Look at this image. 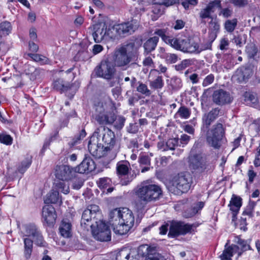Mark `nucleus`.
Instances as JSON below:
<instances>
[{"label": "nucleus", "instance_id": "f257e3e1", "mask_svg": "<svg viewBox=\"0 0 260 260\" xmlns=\"http://www.w3.org/2000/svg\"><path fill=\"white\" fill-rule=\"evenodd\" d=\"M120 148L114 133L105 126L96 128L88 142L90 153L106 168L116 157Z\"/></svg>", "mask_w": 260, "mask_h": 260}, {"label": "nucleus", "instance_id": "f03ea898", "mask_svg": "<svg viewBox=\"0 0 260 260\" xmlns=\"http://www.w3.org/2000/svg\"><path fill=\"white\" fill-rule=\"evenodd\" d=\"M135 194L142 203L136 204L138 210L144 209V205L149 202L155 201L162 197V190L160 186L154 184L142 183L135 190Z\"/></svg>", "mask_w": 260, "mask_h": 260}, {"label": "nucleus", "instance_id": "7ed1b4c3", "mask_svg": "<svg viewBox=\"0 0 260 260\" xmlns=\"http://www.w3.org/2000/svg\"><path fill=\"white\" fill-rule=\"evenodd\" d=\"M135 46V43L131 42L126 45V47L132 49L131 51H128L125 46L120 47L115 50L113 59L116 67L126 69L132 61L138 58L139 52Z\"/></svg>", "mask_w": 260, "mask_h": 260}, {"label": "nucleus", "instance_id": "20e7f679", "mask_svg": "<svg viewBox=\"0 0 260 260\" xmlns=\"http://www.w3.org/2000/svg\"><path fill=\"white\" fill-rule=\"evenodd\" d=\"M192 182V177L189 173L181 172L171 179L167 185V188L174 194L181 195L188 191Z\"/></svg>", "mask_w": 260, "mask_h": 260}, {"label": "nucleus", "instance_id": "39448f33", "mask_svg": "<svg viewBox=\"0 0 260 260\" xmlns=\"http://www.w3.org/2000/svg\"><path fill=\"white\" fill-rule=\"evenodd\" d=\"M215 6L220 7L219 2H210L205 8L202 9L199 15L201 23L206 24V19H210L209 22V31L218 33L220 29V24L217 20V16L214 18L212 14L215 11Z\"/></svg>", "mask_w": 260, "mask_h": 260}, {"label": "nucleus", "instance_id": "423d86ee", "mask_svg": "<svg viewBox=\"0 0 260 260\" xmlns=\"http://www.w3.org/2000/svg\"><path fill=\"white\" fill-rule=\"evenodd\" d=\"M225 136V128L220 123L214 124L209 129L206 134V141L208 144L214 149H219L221 141Z\"/></svg>", "mask_w": 260, "mask_h": 260}, {"label": "nucleus", "instance_id": "0eeeda50", "mask_svg": "<svg viewBox=\"0 0 260 260\" xmlns=\"http://www.w3.org/2000/svg\"><path fill=\"white\" fill-rule=\"evenodd\" d=\"M109 217L111 221H120L121 223L132 228L134 224L135 218L131 210L126 208L114 209L109 213Z\"/></svg>", "mask_w": 260, "mask_h": 260}, {"label": "nucleus", "instance_id": "6e6552de", "mask_svg": "<svg viewBox=\"0 0 260 260\" xmlns=\"http://www.w3.org/2000/svg\"><path fill=\"white\" fill-rule=\"evenodd\" d=\"M196 226L194 224L186 223L183 221H172L170 223V231L168 236L176 238L180 235H185L187 234H193Z\"/></svg>", "mask_w": 260, "mask_h": 260}, {"label": "nucleus", "instance_id": "1a4fd4ad", "mask_svg": "<svg viewBox=\"0 0 260 260\" xmlns=\"http://www.w3.org/2000/svg\"><path fill=\"white\" fill-rule=\"evenodd\" d=\"M94 238L98 241L107 242L111 240V230L109 226L102 220L100 219L98 223L90 224Z\"/></svg>", "mask_w": 260, "mask_h": 260}, {"label": "nucleus", "instance_id": "9d476101", "mask_svg": "<svg viewBox=\"0 0 260 260\" xmlns=\"http://www.w3.org/2000/svg\"><path fill=\"white\" fill-rule=\"evenodd\" d=\"M94 72L98 77L110 80L115 74V69L113 63L109 59H103L100 64L94 69Z\"/></svg>", "mask_w": 260, "mask_h": 260}, {"label": "nucleus", "instance_id": "9b49d317", "mask_svg": "<svg viewBox=\"0 0 260 260\" xmlns=\"http://www.w3.org/2000/svg\"><path fill=\"white\" fill-rule=\"evenodd\" d=\"M101 212L99 207L96 205H90L83 211L81 223L88 224L87 223L90 222L91 224L92 223L95 224L100 219H101Z\"/></svg>", "mask_w": 260, "mask_h": 260}, {"label": "nucleus", "instance_id": "f8f14e48", "mask_svg": "<svg viewBox=\"0 0 260 260\" xmlns=\"http://www.w3.org/2000/svg\"><path fill=\"white\" fill-rule=\"evenodd\" d=\"M139 24L136 20H133L131 21L116 24L113 26V30L117 36L125 37L128 36L138 29Z\"/></svg>", "mask_w": 260, "mask_h": 260}, {"label": "nucleus", "instance_id": "ddd939ff", "mask_svg": "<svg viewBox=\"0 0 260 260\" xmlns=\"http://www.w3.org/2000/svg\"><path fill=\"white\" fill-rule=\"evenodd\" d=\"M77 173L75 168L69 165H57L54 168L55 177L62 181H68L75 176Z\"/></svg>", "mask_w": 260, "mask_h": 260}, {"label": "nucleus", "instance_id": "4468645a", "mask_svg": "<svg viewBox=\"0 0 260 260\" xmlns=\"http://www.w3.org/2000/svg\"><path fill=\"white\" fill-rule=\"evenodd\" d=\"M175 49L184 53H193L196 52L198 48V44L191 42L187 38H177L175 41Z\"/></svg>", "mask_w": 260, "mask_h": 260}, {"label": "nucleus", "instance_id": "2eb2a0df", "mask_svg": "<svg viewBox=\"0 0 260 260\" xmlns=\"http://www.w3.org/2000/svg\"><path fill=\"white\" fill-rule=\"evenodd\" d=\"M42 217L44 224L48 226H53L57 217L54 208L50 205L44 206L42 209Z\"/></svg>", "mask_w": 260, "mask_h": 260}, {"label": "nucleus", "instance_id": "dca6fc26", "mask_svg": "<svg viewBox=\"0 0 260 260\" xmlns=\"http://www.w3.org/2000/svg\"><path fill=\"white\" fill-rule=\"evenodd\" d=\"M77 173H88L94 171L96 168L95 162L90 156L85 154L82 161L75 167Z\"/></svg>", "mask_w": 260, "mask_h": 260}, {"label": "nucleus", "instance_id": "f3484780", "mask_svg": "<svg viewBox=\"0 0 260 260\" xmlns=\"http://www.w3.org/2000/svg\"><path fill=\"white\" fill-rule=\"evenodd\" d=\"M212 100L216 105L221 106L231 103L232 99L228 92L223 89H218L214 91Z\"/></svg>", "mask_w": 260, "mask_h": 260}, {"label": "nucleus", "instance_id": "a211bd4d", "mask_svg": "<svg viewBox=\"0 0 260 260\" xmlns=\"http://www.w3.org/2000/svg\"><path fill=\"white\" fill-rule=\"evenodd\" d=\"M145 248H146V252H143L142 255L146 257L145 260H162L163 256L156 252L155 248L150 246H140L138 250L139 253L141 254V251H143Z\"/></svg>", "mask_w": 260, "mask_h": 260}, {"label": "nucleus", "instance_id": "6ab92c4d", "mask_svg": "<svg viewBox=\"0 0 260 260\" xmlns=\"http://www.w3.org/2000/svg\"><path fill=\"white\" fill-rule=\"evenodd\" d=\"M106 23L95 24L93 27L92 37L96 43H100L106 37Z\"/></svg>", "mask_w": 260, "mask_h": 260}, {"label": "nucleus", "instance_id": "aec40b11", "mask_svg": "<svg viewBox=\"0 0 260 260\" xmlns=\"http://www.w3.org/2000/svg\"><path fill=\"white\" fill-rule=\"evenodd\" d=\"M252 71L249 67H242L236 72V76L239 83L246 82L252 76Z\"/></svg>", "mask_w": 260, "mask_h": 260}, {"label": "nucleus", "instance_id": "412c9836", "mask_svg": "<svg viewBox=\"0 0 260 260\" xmlns=\"http://www.w3.org/2000/svg\"><path fill=\"white\" fill-rule=\"evenodd\" d=\"M190 168L199 172H203L206 169L205 165L202 161V158L199 155L196 154L189 159Z\"/></svg>", "mask_w": 260, "mask_h": 260}, {"label": "nucleus", "instance_id": "4be33fe9", "mask_svg": "<svg viewBox=\"0 0 260 260\" xmlns=\"http://www.w3.org/2000/svg\"><path fill=\"white\" fill-rule=\"evenodd\" d=\"M220 111L219 108L212 109L208 114H205L203 121L204 124L208 128L211 124L218 117Z\"/></svg>", "mask_w": 260, "mask_h": 260}, {"label": "nucleus", "instance_id": "5701e85b", "mask_svg": "<svg viewBox=\"0 0 260 260\" xmlns=\"http://www.w3.org/2000/svg\"><path fill=\"white\" fill-rule=\"evenodd\" d=\"M96 121L100 125H112L114 120V113L105 112L95 118Z\"/></svg>", "mask_w": 260, "mask_h": 260}, {"label": "nucleus", "instance_id": "b1692460", "mask_svg": "<svg viewBox=\"0 0 260 260\" xmlns=\"http://www.w3.org/2000/svg\"><path fill=\"white\" fill-rule=\"evenodd\" d=\"M159 41V38L154 36L148 39L143 44L144 49V54L145 55H148L152 51L155 49Z\"/></svg>", "mask_w": 260, "mask_h": 260}, {"label": "nucleus", "instance_id": "393cba45", "mask_svg": "<svg viewBox=\"0 0 260 260\" xmlns=\"http://www.w3.org/2000/svg\"><path fill=\"white\" fill-rule=\"evenodd\" d=\"M131 168L130 164L127 160L119 161L116 165V173L119 178L127 175Z\"/></svg>", "mask_w": 260, "mask_h": 260}, {"label": "nucleus", "instance_id": "a878e982", "mask_svg": "<svg viewBox=\"0 0 260 260\" xmlns=\"http://www.w3.org/2000/svg\"><path fill=\"white\" fill-rule=\"evenodd\" d=\"M44 203L46 204H61L62 201L58 191L51 190L49 193L47 194L44 199Z\"/></svg>", "mask_w": 260, "mask_h": 260}, {"label": "nucleus", "instance_id": "bb28decb", "mask_svg": "<svg viewBox=\"0 0 260 260\" xmlns=\"http://www.w3.org/2000/svg\"><path fill=\"white\" fill-rule=\"evenodd\" d=\"M52 85L53 88L59 91L60 93L69 90L72 87V84L69 83H65L64 81L60 78L55 80Z\"/></svg>", "mask_w": 260, "mask_h": 260}, {"label": "nucleus", "instance_id": "cd10ccee", "mask_svg": "<svg viewBox=\"0 0 260 260\" xmlns=\"http://www.w3.org/2000/svg\"><path fill=\"white\" fill-rule=\"evenodd\" d=\"M106 103L99 99H95L93 103V116L95 118L105 112Z\"/></svg>", "mask_w": 260, "mask_h": 260}, {"label": "nucleus", "instance_id": "c85d7f7f", "mask_svg": "<svg viewBox=\"0 0 260 260\" xmlns=\"http://www.w3.org/2000/svg\"><path fill=\"white\" fill-rule=\"evenodd\" d=\"M138 161L140 166L142 167V173H144L150 170L151 159L148 155L144 153L140 154L138 158Z\"/></svg>", "mask_w": 260, "mask_h": 260}, {"label": "nucleus", "instance_id": "c756f323", "mask_svg": "<svg viewBox=\"0 0 260 260\" xmlns=\"http://www.w3.org/2000/svg\"><path fill=\"white\" fill-rule=\"evenodd\" d=\"M71 223L67 219H63L60 225L59 230L61 235L64 238L71 236Z\"/></svg>", "mask_w": 260, "mask_h": 260}, {"label": "nucleus", "instance_id": "7c9ffc66", "mask_svg": "<svg viewBox=\"0 0 260 260\" xmlns=\"http://www.w3.org/2000/svg\"><path fill=\"white\" fill-rule=\"evenodd\" d=\"M244 103L249 106L256 107L258 99L256 94L250 92H245L243 94Z\"/></svg>", "mask_w": 260, "mask_h": 260}, {"label": "nucleus", "instance_id": "2f4dec72", "mask_svg": "<svg viewBox=\"0 0 260 260\" xmlns=\"http://www.w3.org/2000/svg\"><path fill=\"white\" fill-rule=\"evenodd\" d=\"M24 256L26 260L31 255L33 248V241L28 238H24Z\"/></svg>", "mask_w": 260, "mask_h": 260}, {"label": "nucleus", "instance_id": "473e14b6", "mask_svg": "<svg viewBox=\"0 0 260 260\" xmlns=\"http://www.w3.org/2000/svg\"><path fill=\"white\" fill-rule=\"evenodd\" d=\"M113 229L114 232L119 235H123L128 233L129 230L132 228L125 224L121 223L119 221L118 224L116 225V223H112Z\"/></svg>", "mask_w": 260, "mask_h": 260}, {"label": "nucleus", "instance_id": "72a5a7b5", "mask_svg": "<svg viewBox=\"0 0 260 260\" xmlns=\"http://www.w3.org/2000/svg\"><path fill=\"white\" fill-rule=\"evenodd\" d=\"M86 133L84 128H82L79 133L76 134L74 137L68 143L70 148L80 144L81 141L85 137Z\"/></svg>", "mask_w": 260, "mask_h": 260}, {"label": "nucleus", "instance_id": "f704fd0d", "mask_svg": "<svg viewBox=\"0 0 260 260\" xmlns=\"http://www.w3.org/2000/svg\"><path fill=\"white\" fill-rule=\"evenodd\" d=\"M242 199L240 197L237 196L234 194H233L229 205L230 207V210L239 211L242 204Z\"/></svg>", "mask_w": 260, "mask_h": 260}, {"label": "nucleus", "instance_id": "c9c22d12", "mask_svg": "<svg viewBox=\"0 0 260 260\" xmlns=\"http://www.w3.org/2000/svg\"><path fill=\"white\" fill-rule=\"evenodd\" d=\"M219 2L220 7L215 6V8L217 7L219 8L220 10L218 13L219 16H222L224 18H228L231 17L233 14V11L232 8H223L221 6V0H214L213 1H211V2Z\"/></svg>", "mask_w": 260, "mask_h": 260}, {"label": "nucleus", "instance_id": "e433bc0d", "mask_svg": "<svg viewBox=\"0 0 260 260\" xmlns=\"http://www.w3.org/2000/svg\"><path fill=\"white\" fill-rule=\"evenodd\" d=\"M126 118L122 115H116L114 113L113 125L117 130H121L124 126Z\"/></svg>", "mask_w": 260, "mask_h": 260}, {"label": "nucleus", "instance_id": "4c0bfd02", "mask_svg": "<svg viewBox=\"0 0 260 260\" xmlns=\"http://www.w3.org/2000/svg\"><path fill=\"white\" fill-rule=\"evenodd\" d=\"M238 22L237 18L227 19L224 23V28L227 32L232 33L236 28Z\"/></svg>", "mask_w": 260, "mask_h": 260}, {"label": "nucleus", "instance_id": "58836bf2", "mask_svg": "<svg viewBox=\"0 0 260 260\" xmlns=\"http://www.w3.org/2000/svg\"><path fill=\"white\" fill-rule=\"evenodd\" d=\"M25 232L26 233L25 236L34 237L40 232V230L35 224L29 223L25 225Z\"/></svg>", "mask_w": 260, "mask_h": 260}, {"label": "nucleus", "instance_id": "ea45409f", "mask_svg": "<svg viewBox=\"0 0 260 260\" xmlns=\"http://www.w3.org/2000/svg\"><path fill=\"white\" fill-rule=\"evenodd\" d=\"M245 52L248 58L253 59L256 55L258 49L255 44L253 43H250L246 45Z\"/></svg>", "mask_w": 260, "mask_h": 260}, {"label": "nucleus", "instance_id": "a19ab883", "mask_svg": "<svg viewBox=\"0 0 260 260\" xmlns=\"http://www.w3.org/2000/svg\"><path fill=\"white\" fill-rule=\"evenodd\" d=\"M27 55L33 60L39 62L41 64H46L50 62L49 59L45 56L33 53H28Z\"/></svg>", "mask_w": 260, "mask_h": 260}, {"label": "nucleus", "instance_id": "79ce46f5", "mask_svg": "<svg viewBox=\"0 0 260 260\" xmlns=\"http://www.w3.org/2000/svg\"><path fill=\"white\" fill-rule=\"evenodd\" d=\"M150 87L154 90L161 89L164 85V82L161 76H157L156 78L150 82Z\"/></svg>", "mask_w": 260, "mask_h": 260}, {"label": "nucleus", "instance_id": "37998d69", "mask_svg": "<svg viewBox=\"0 0 260 260\" xmlns=\"http://www.w3.org/2000/svg\"><path fill=\"white\" fill-rule=\"evenodd\" d=\"M12 26L10 22L5 21L0 23V36L8 35L11 31Z\"/></svg>", "mask_w": 260, "mask_h": 260}, {"label": "nucleus", "instance_id": "c03bdc74", "mask_svg": "<svg viewBox=\"0 0 260 260\" xmlns=\"http://www.w3.org/2000/svg\"><path fill=\"white\" fill-rule=\"evenodd\" d=\"M160 57L165 59L167 63L170 64L176 62L178 58V56L175 54L166 52H164L163 54H161Z\"/></svg>", "mask_w": 260, "mask_h": 260}, {"label": "nucleus", "instance_id": "a18cd8bd", "mask_svg": "<svg viewBox=\"0 0 260 260\" xmlns=\"http://www.w3.org/2000/svg\"><path fill=\"white\" fill-rule=\"evenodd\" d=\"M90 57V54L87 50H79L75 56L76 61H86Z\"/></svg>", "mask_w": 260, "mask_h": 260}, {"label": "nucleus", "instance_id": "49530a36", "mask_svg": "<svg viewBox=\"0 0 260 260\" xmlns=\"http://www.w3.org/2000/svg\"><path fill=\"white\" fill-rule=\"evenodd\" d=\"M170 86L172 90H178L182 86L180 78L177 77H173L170 80Z\"/></svg>", "mask_w": 260, "mask_h": 260}, {"label": "nucleus", "instance_id": "de8ad7c7", "mask_svg": "<svg viewBox=\"0 0 260 260\" xmlns=\"http://www.w3.org/2000/svg\"><path fill=\"white\" fill-rule=\"evenodd\" d=\"M138 84V86L137 87V91L138 92L145 95L146 96H149L151 95V92L148 88L147 85L141 82H139Z\"/></svg>", "mask_w": 260, "mask_h": 260}, {"label": "nucleus", "instance_id": "09e8293b", "mask_svg": "<svg viewBox=\"0 0 260 260\" xmlns=\"http://www.w3.org/2000/svg\"><path fill=\"white\" fill-rule=\"evenodd\" d=\"M31 164V160L30 158H27L23 160L21 164L17 168V171L21 174H23L25 171L29 167Z\"/></svg>", "mask_w": 260, "mask_h": 260}, {"label": "nucleus", "instance_id": "8fccbe9b", "mask_svg": "<svg viewBox=\"0 0 260 260\" xmlns=\"http://www.w3.org/2000/svg\"><path fill=\"white\" fill-rule=\"evenodd\" d=\"M235 241L241 246V249L242 251L252 249L249 244L247 243V241L241 239L239 237H236Z\"/></svg>", "mask_w": 260, "mask_h": 260}, {"label": "nucleus", "instance_id": "3c124183", "mask_svg": "<svg viewBox=\"0 0 260 260\" xmlns=\"http://www.w3.org/2000/svg\"><path fill=\"white\" fill-rule=\"evenodd\" d=\"M35 244L40 247H46L47 243L44 240L41 232H39L36 235L32 237Z\"/></svg>", "mask_w": 260, "mask_h": 260}, {"label": "nucleus", "instance_id": "603ef678", "mask_svg": "<svg viewBox=\"0 0 260 260\" xmlns=\"http://www.w3.org/2000/svg\"><path fill=\"white\" fill-rule=\"evenodd\" d=\"M190 110L185 106L180 107L177 112V114L179 115L180 117L184 119L188 118L190 116Z\"/></svg>", "mask_w": 260, "mask_h": 260}, {"label": "nucleus", "instance_id": "864d4df0", "mask_svg": "<svg viewBox=\"0 0 260 260\" xmlns=\"http://www.w3.org/2000/svg\"><path fill=\"white\" fill-rule=\"evenodd\" d=\"M55 186L57 189L64 194H68L70 192L69 185L64 182L59 181L55 183Z\"/></svg>", "mask_w": 260, "mask_h": 260}, {"label": "nucleus", "instance_id": "5fc2aeb1", "mask_svg": "<svg viewBox=\"0 0 260 260\" xmlns=\"http://www.w3.org/2000/svg\"><path fill=\"white\" fill-rule=\"evenodd\" d=\"M130 253L126 249L119 251L116 254V260H128Z\"/></svg>", "mask_w": 260, "mask_h": 260}, {"label": "nucleus", "instance_id": "6e6d98bb", "mask_svg": "<svg viewBox=\"0 0 260 260\" xmlns=\"http://www.w3.org/2000/svg\"><path fill=\"white\" fill-rule=\"evenodd\" d=\"M190 63V60L189 59H184L180 63L175 66V69L176 71L181 72L188 67Z\"/></svg>", "mask_w": 260, "mask_h": 260}, {"label": "nucleus", "instance_id": "4d7b16f0", "mask_svg": "<svg viewBox=\"0 0 260 260\" xmlns=\"http://www.w3.org/2000/svg\"><path fill=\"white\" fill-rule=\"evenodd\" d=\"M178 141L179 139L178 138L169 139L168 140V141L166 142L167 150H174L175 147L178 145Z\"/></svg>", "mask_w": 260, "mask_h": 260}, {"label": "nucleus", "instance_id": "13d9d810", "mask_svg": "<svg viewBox=\"0 0 260 260\" xmlns=\"http://www.w3.org/2000/svg\"><path fill=\"white\" fill-rule=\"evenodd\" d=\"M180 3L185 10H188L189 6H196L198 4V0H180Z\"/></svg>", "mask_w": 260, "mask_h": 260}, {"label": "nucleus", "instance_id": "bf43d9fd", "mask_svg": "<svg viewBox=\"0 0 260 260\" xmlns=\"http://www.w3.org/2000/svg\"><path fill=\"white\" fill-rule=\"evenodd\" d=\"M255 205L256 203L255 202L250 200L246 209L243 212V215H248L251 216L253 208Z\"/></svg>", "mask_w": 260, "mask_h": 260}, {"label": "nucleus", "instance_id": "052dcab7", "mask_svg": "<svg viewBox=\"0 0 260 260\" xmlns=\"http://www.w3.org/2000/svg\"><path fill=\"white\" fill-rule=\"evenodd\" d=\"M232 42L236 44V45L241 47L245 43L246 40L245 37H243L242 36L238 35L237 36H234L232 39Z\"/></svg>", "mask_w": 260, "mask_h": 260}, {"label": "nucleus", "instance_id": "680f3d73", "mask_svg": "<svg viewBox=\"0 0 260 260\" xmlns=\"http://www.w3.org/2000/svg\"><path fill=\"white\" fill-rule=\"evenodd\" d=\"M13 138L9 135L0 134V142L7 145H11Z\"/></svg>", "mask_w": 260, "mask_h": 260}, {"label": "nucleus", "instance_id": "e2e57ef3", "mask_svg": "<svg viewBox=\"0 0 260 260\" xmlns=\"http://www.w3.org/2000/svg\"><path fill=\"white\" fill-rule=\"evenodd\" d=\"M212 44V43L210 42L207 40V41L204 42V43L201 45L200 47L198 45V48L196 53H199L203 50L211 49Z\"/></svg>", "mask_w": 260, "mask_h": 260}, {"label": "nucleus", "instance_id": "0e129e2a", "mask_svg": "<svg viewBox=\"0 0 260 260\" xmlns=\"http://www.w3.org/2000/svg\"><path fill=\"white\" fill-rule=\"evenodd\" d=\"M110 180L108 178H102L97 181L99 187L101 189L106 188L110 184Z\"/></svg>", "mask_w": 260, "mask_h": 260}, {"label": "nucleus", "instance_id": "69168bd1", "mask_svg": "<svg viewBox=\"0 0 260 260\" xmlns=\"http://www.w3.org/2000/svg\"><path fill=\"white\" fill-rule=\"evenodd\" d=\"M230 2L234 6L243 8L245 7L248 4L247 0H229Z\"/></svg>", "mask_w": 260, "mask_h": 260}, {"label": "nucleus", "instance_id": "338daca9", "mask_svg": "<svg viewBox=\"0 0 260 260\" xmlns=\"http://www.w3.org/2000/svg\"><path fill=\"white\" fill-rule=\"evenodd\" d=\"M159 4L160 3H158V5H157L156 6H153L152 7V12H153V13H154L155 15H157L158 16L162 15L165 12V9H163L161 7L162 5Z\"/></svg>", "mask_w": 260, "mask_h": 260}, {"label": "nucleus", "instance_id": "774afa93", "mask_svg": "<svg viewBox=\"0 0 260 260\" xmlns=\"http://www.w3.org/2000/svg\"><path fill=\"white\" fill-rule=\"evenodd\" d=\"M229 251V250L224 248L222 253L219 256L220 260H232V257L233 255Z\"/></svg>", "mask_w": 260, "mask_h": 260}]
</instances>
